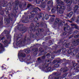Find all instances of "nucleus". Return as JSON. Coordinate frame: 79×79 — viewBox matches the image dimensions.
Instances as JSON below:
<instances>
[{
	"mask_svg": "<svg viewBox=\"0 0 79 79\" xmlns=\"http://www.w3.org/2000/svg\"><path fill=\"white\" fill-rule=\"evenodd\" d=\"M41 11V10L38 7H37L36 8H34L33 9V10L31 12V15H29L27 16V17H25V19H29L31 20L33 19L34 17V15H37L38 16V17L36 16L33 19V21H34V22L37 23L38 21V19H42V21L43 22H45L44 21V14L42 13H39L38 14V11Z\"/></svg>",
	"mask_w": 79,
	"mask_h": 79,
	"instance_id": "obj_1",
	"label": "nucleus"
},
{
	"mask_svg": "<svg viewBox=\"0 0 79 79\" xmlns=\"http://www.w3.org/2000/svg\"><path fill=\"white\" fill-rule=\"evenodd\" d=\"M40 27L39 23H36V26L35 27L33 23L31 24L30 27V29L29 31L31 33H33V32L36 31V34L34 35L33 34H31V37H32L33 39H36L37 38V36L39 35L40 32H43V30L42 29L38 28Z\"/></svg>",
	"mask_w": 79,
	"mask_h": 79,
	"instance_id": "obj_2",
	"label": "nucleus"
},
{
	"mask_svg": "<svg viewBox=\"0 0 79 79\" xmlns=\"http://www.w3.org/2000/svg\"><path fill=\"white\" fill-rule=\"evenodd\" d=\"M5 0H0V11L2 10V5L3 7H6V14L8 15L9 14V10H11V3H5Z\"/></svg>",
	"mask_w": 79,
	"mask_h": 79,
	"instance_id": "obj_3",
	"label": "nucleus"
},
{
	"mask_svg": "<svg viewBox=\"0 0 79 79\" xmlns=\"http://www.w3.org/2000/svg\"><path fill=\"white\" fill-rule=\"evenodd\" d=\"M23 36V35L21 34H19L18 35L17 37V38L16 40V45L17 46H18L19 44H22V43L25 44L26 43L27 37L25 36L23 39L22 38Z\"/></svg>",
	"mask_w": 79,
	"mask_h": 79,
	"instance_id": "obj_4",
	"label": "nucleus"
},
{
	"mask_svg": "<svg viewBox=\"0 0 79 79\" xmlns=\"http://www.w3.org/2000/svg\"><path fill=\"white\" fill-rule=\"evenodd\" d=\"M75 48V47L73 46L69 47V50L67 51V54H71L72 56H75L76 54H77V53L78 52V50L77 49H75L73 51V52H72V49H74Z\"/></svg>",
	"mask_w": 79,
	"mask_h": 79,
	"instance_id": "obj_5",
	"label": "nucleus"
},
{
	"mask_svg": "<svg viewBox=\"0 0 79 79\" xmlns=\"http://www.w3.org/2000/svg\"><path fill=\"white\" fill-rule=\"evenodd\" d=\"M65 8L64 6L57 5V13H59L60 14H63L64 13Z\"/></svg>",
	"mask_w": 79,
	"mask_h": 79,
	"instance_id": "obj_6",
	"label": "nucleus"
},
{
	"mask_svg": "<svg viewBox=\"0 0 79 79\" xmlns=\"http://www.w3.org/2000/svg\"><path fill=\"white\" fill-rule=\"evenodd\" d=\"M26 54L19 52L18 53V57L19 58L20 61L21 62H23L25 60V57H26Z\"/></svg>",
	"mask_w": 79,
	"mask_h": 79,
	"instance_id": "obj_7",
	"label": "nucleus"
},
{
	"mask_svg": "<svg viewBox=\"0 0 79 79\" xmlns=\"http://www.w3.org/2000/svg\"><path fill=\"white\" fill-rule=\"evenodd\" d=\"M50 64V61L49 60H48L47 61H46V64H45L44 68L46 69V70L45 71L46 73H48L49 72H51L53 71V69H52L51 67H48L47 68V67H48L49 64Z\"/></svg>",
	"mask_w": 79,
	"mask_h": 79,
	"instance_id": "obj_8",
	"label": "nucleus"
},
{
	"mask_svg": "<svg viewBox=\"0 0 79 79\" xmlns=\"http://www.w3.org/2000/svg\"><path fill=\"white\" fill-rule=\"evenodd\" d=\"M23 24H19L18 25L17 29L20 31H22V33H24L27 31V29L26 28H23Z\"/></svg>",
	"mask_w": 79,
	"mask_h": 79,
	"instance_id": "obj_9",
	"label": "nucleus"
},
{
	"mask_svg": "<svg viewBox=\"0 0 79 79\" xmlns=\"http://www.w3.org/2000/svg\"><path fill=\"white\" fill-rule=\"evenodd\" d=\"M38 51V48H33L30 50L29 49H25V52L27 54H29L31 52V53H35L37 52Z\"/></svg>",
	"mask_w": 79,
	"mask_h": 79,
	"instance_id": "obj_10",
	"label": "nucleus"
},
{
	"mask_svg": "<svg viewBox=\"0 0 79 79\" xmlns=\"http://www.w3.org/2000/svg\"><path fill=\"white\" fill-rule=\"evenodd\" d=\"M8 16L9 17L7 19H6V20L4 19V22L5 23H6V22L7 24H9L10 23V21H12L13 20V18L11 16V15L10 14H8Z\"/></svg>",
	"mask_w": 79,
	"mask_h": 79,
	"instance_id": "obj_11",
	"label": "nucleus"
},
{
	"mask_svg": "<svg viewBox=\"0 0 79 79\" xmlns=\"http://www.w3.org/2000/svg\"><path fill=\"white\" fill-rule=\"evenodd\" d=\"M61 3H64L65 2V3L67 4V6L70 7L71 5L73 2V0H61Z\"/></svg>",
	"mask_w": 79,
	"mask_h": 79,
	"instance_id": "obj_12",
	"label": "nucleus"
},
{
	"mask_svg": "<svg viewBox=\"0 0 79 79\" xmlns=\"http://www.w3.org/2000/svg\"><path fill=\"white\" fill-rule=\"evenodd\" d=\"M72 44L73 45L72 46H74L75 47V46L79 45V39H77L76 41L75 40H73L72 41Z\"/></svg>",
	"mask_w": 79,
	"mask_h": 79,
	"instance_id": "obj_13",
	"label": "nucleus"
},
{
	"mask_svg": "<svg viewBox=\"0 0 79 79\" xmlns=\"http://www.w3.org/2000/svg\"><path fill=\"white\" fill-rule=\"evenodd\" d=\"M72 32H73L72 31H65V32H63V35H67L66 36V37H67L69 36V35L71 34H72Z\"/></svg>",
	"mask_w": 79,
	"mask_h": 79,
	"instance_id": "obj_14",
	"label": "nucleus"
},
{
	"mask_svg": "<svg viewBox=\"0 0 79 79\" xmlns=\"http://www.w3.org/2000/svg\"><path fill=\"white\" fill-rule=\"evenodd\" d=\"M3 40H4V41ZM1 40H2V42L4 43V44L5 45H6L9 44L8 41L5 39V37H2V38H1Z\"/></svg>",
	"mask_w": 79,
	"mask_h": 79,
	"instance_id": "obj_15",
	"label": "nucleus"
},
{
	"mask_svg": "<svg viewBox=\"0 0 79 79\" xmlns=\"http://www.w3.org/2000/svg\"><path fill=\"white\" fill-rule=\"evenodd\" d=\"M78 2L79 3V0H78ZM78 8L79 9V3L78 4V6L76 5L75 6L74 9H73V13H74V14L76 13V11H77Z\"/></svg>",
	"mask_w": 79,
	"mask_h": 79,
	"instance_id": "obj_16",
	"label": "nucleus"
},
{
	"mask_svg": "<svg viewBox=\"0 0 79 79\" xmlns=\"http://www.w3.org/2000/svg\"><path fill=\"white\" fill-rule=\"evenodd\" d=\"M60 19L59 18H57L55 20L54 22V24L55 25H56L59 22Z\"/></svg>",
	"mask_w": 79,
	"mask_h": 79,
	"instance_id": "obj_17",
	"label": "nucleus"
},
{
	"mask_svg": "<svg viewBox=\"0 0 79 79\" xmlns=\"http://www.w3.org/2000/svg\"><path fill=\"white\" fill-rule=\"evenodd\" d=\"M28 33L29 34H30V37H27V42L28 41H30L31 40V38H33L32 37H31V34H32L33 33H31L30 32V31H28Z\"/></svg>",
	"mask_w": 79,
	"mask_h": 79,
	"instance_id": "obj_18",
	"label": "nucleus"
},
{
	"mask_svg": "<svg viewBox=\"0 0 79 79\" xmlns=\"http://www.w3.org/2000/svg\"><path fill=\"white\" fill-rule=\"evenodd\" d=\"M77 64L74 62L73 61H72V63H71V66L73 68H74L77 66Z\"/></svg>",
	"mask_w": 79,
	"mask_h": 79,
	"instance_id": "obj_19",
	"label": "nucleus"
},
{
	"mask_svg": "<svg viewBox=\"0 0 79 79\" xmlns=\"http://www.w3.org/2000/svg\"><path fill=\"white\" fill-rule=\"evenodd\" d=\"M73 13V12L71 11L70 13H69V14L67 15V17H68L69 18H70L72 16Z\"/></svg>",
	"mask_w": 79,
	"mask_h": 79,
	"instance_id": "obj_20",
	"label": "nucleus"
},
{
	"mask_svg": "<svg viewBox=\"0 0 79 79\" xmlns=\"http://www.w3.org/2000/svg\"><path fill=\"white\" fill-rule=\"evenodd\" d=\"M66 29L67 31H72V30H70V27L69 26H67V27H64V30L65 31H66Z\"/></svg>",
	"mask_w": 79,
	"mask_h": 79,
	"instance_id": "obj_21",
	"label": "nucleus"
},
{
	"mask_svg": "<svg viewBox=\"0 0 79 79\" xmlns=\"http://www.w3.org/2000/svg\"><path fill=\"white\" fill-rule=\"evenodd\" d=\"M22 22L23 23H28V22H29V20L27 19H26L25 20H22Z\"/></svg>",
	"mask_w": 79,
	"mask_h": 79,
	"instance_id": "obj_22",
	"label": "nucleus"
},
{
	"mask_svg": "<svg viewBox=\"0 0 79 79\" xmlns=\"http://www.w3.org/2000/svg\"><path fill=\"white\" fill-rule=\"evenodd\" d=\"M63 62V60L62 59H60V60H56V62H57V63H62Z\"/></svg>",
	"mask_w": 79,
	"mask_h": 79,
	"instance_id": "obj_23",
	"label": "nucleus"
},
{
	"mask_svg": "<svg viewBox=\"0 0 79 79\" xmlns=\"http://www.w3.org/2000/svg\"><path fill=\"white\" fill-rule=\"evenodd\" d=\"M57 10V7H54V8H52V10H51V12L52 13H54L55 12V11Z\"/></svg>",
	"mask_w": 79,
	"mask_h": 79,
	"instance_id": "obj_24",
	"label": "nucleus"
},
{
	"mask_svg": "<svg viewBox=\"0 0 79 79\" xmlns=\"http://www.w3.org/2000/svg\"><path fill=\"white\" fill-rule=\"evenodd\" d=\"M59 25H63L65 24V21H62L60 22L59 23Z\"/></svg>",
	"mask_w": 79,
	"mask_h": 79,
	"instance_id": "obj_25",
	"label": "nucleus"
},
{
	"mask_svg": "<svg viewBox=\"0 0 79 79\" xmlns=\"http://www.w3.org/2000/svg\"><path fill=\"white\" fill-rule=\"evenodd\" d=\"M27 60H30L31 59V56L30 55H27Z\"/></svg>",
	"mask_w": 79,
	"mask_h": 79,
	"instance_id": "obj_26",
	"label": "nucleus"
},
{
	"mask_svg": "<svg viewBox=\"0 0 79 79\" xmlns=\"http://www.w3.org/2000/svg\"><path fill=\"white\" fill-rule=\"evenodd\" d=\"M53 75L54 76H60L61 75V74L59 73H57L56 72H54L53 73Z\"/></svg>",
	"mask_w": 79,
	"mask_h": 79,
	"instance_id": "obj_27",
	"label": "nucleus"
},
{
	"mask_svg": "<svg viewBox=\"0 0 79 79\" xmlns=\"http://www.w3.org/2000/svg\"><path fill=\"white\" fill-rule=\"evenodd\" d=\"M49 18V16L48 14H46L44 16V19L46 20Z\"/></svg>",
	"mask_w": 79,
	"mask_h": 79,
	"instance_id": "obj_28",
	"label": "nucleus"
},
{
	"mask_svg": "<svg viewBox=\"0 0 79 79\" xmlns=\"http://www.w3.org/2000/svg\"><path fill=\"white\" fill-rule=\"evenodd\" d=\"M61 50H62V51L63 53H65L66 51V48H61Z\"/></svg>",
	"mask_w": 79,
	"mask_h": 79,
	"instance_id": "obj_29",
	"label": "nucleus"
},
{
	"mask_svg": "<svg viewBox=\"0 0 79 79\" xmlns=\"http://www.w3.org/2000/svg\"><path fill=\"white\" fill-rule=\"evenodd\" d=\"M53 44L52 41L51 40H49L48 41V46H50L51 45V44Z\"/></svg>",
	"mask_w": 79,
	"mask_h": 79,
	"instance_id": "obj_30",
	"label": "nucleus"
},
{
	"mask_svg": "<svg viewBox=\"0 0 79 79\" xmlns=\"http://www.w3.org/2000/svg\"><path fill=\"white\" fill-rule=\"evenodd\" d=\"M3 19L1 20L0 21V26H3Z\"/></svg>",
	"mask_w": 79,
	"mask_h": 79,
	"instance_id": "obj_31",
	"label": "nucleus"
},
{
	"mask_svg": "<svg viewBox=\"0 0 79 79\" xmlns=\"http://www.w3.org/2000/svg\"><path fill=\"white\" fill-rule=\"evenodd\" d=\"M60 65L58 64H54V67L55 68H58L59 67V66Z\"/></svg>",
	"mask_w": 79,
	"mask_h": 79,
	"instance_id": "obj_32",
	"label": "nucleus"
},
{
	"mask_svg": "<svg viewBox=\"0 0 79 79\" xmlns=\"http://www.w3.org/2000/svg\"><path fill=\"white\" fill-rule=\"evenodd\" d=\"M44 25H46L47 26V24L44 23L42 22L40 23V26L41 27H43Z\"/></svg>",
	"mask_w": 79,
	"mask_h": 79,
	"instance_id": "obj_33",
	"label": "nucleus"
},
{
	"mask_svg": "<svg viewBox=\"0 0 79 79\" xmlns=\"http://www.w3.org/2000/svg\"><path fill=\"white\" fill-rule=\"evenodd\" d=\"M42 0H36V3L37 4H39L41 2Z\"/></svg>",
	"mask_w": 79,
	"mask_h": 79,
	"instance_id": "obj_34",
	"label": "nucleus"
},
{
	"mask_svg": "<svg viewBox=\"0 0 79 79\" xmlns=\"http://www.w3.org/2000/svg\"><path fill=\"white\" fill-rule=\"evenodd\" d=\"M18 10V8H17V9H14L13 10V12L14 14H16L17 13V11Z\"/></svg>",
	"mask_w": 79,
	"mask_h": 79,
	"instance_id": "obj_35",
	"label": "nucleus"
},
{
	"mask_svg": "<svg viewBox=\"0 0 79 79\" xmlns=\"http://www.w3.org/2000/svg\"><path fill=\"white\" fill-rule=\"evenodd\" d=\"M78 31L77 30L75 31H73V35H75L77 34L78 33Z\"/></svg>",
	"mask_w": 79,
	"mask_h": 79,
	"instance_id": "obj_36",
	"label": "nucleus"
},
{
	"mask_svg": "<svg viewBox=\"0 0 79 79\" xmlns=\"http://www.w3.org/2000/svg\"><path fill=\"white\" fill-rule=\"evenodd\" d=\"M37 60H38V61L39 63H41L42 62V60L40 59V57H39L38 58Z\"/></svg>",
	"mask_w": 79,
	"mask_h": 79,
	"instance_id": "obj_37",
	"label": "nucleus"
},
{
	"mask_svg": "<svg viewBox=\"0 0 79 79\" xmlns=\"http://www.w3.org/2000/svg\"><path fill=\"white\" fill-rule=\"evenodd\" d=\"M40 51L41 53H42L45 52V50L42 48H41V49L40 50Z\"/></svg>",
	"mask_w": 79,
	"mask_h": 79,
	"instance_id": "obj_38",
	"label": "nucleus"
},
{
	"mask_svg": "<svg viewBox=\"0 0 79 79\" xmlns=\"http://www.w3.org/2000/svg\"><path fill=\"white\" fill-rule=\"evenodd\" d=\"M42 4H44L45 3V2H47V0H41Z\"/></svg>",
	"mask_w": 79,
	"mask_h": 79,
	"instance_id": "obj_39",
	"label": "nucleus"
},
{
	"mask_svg": "<svg viewBox=\"0 0 79 79\" xmlns=\"http://www.w3.org/2000/svg\"><path fill=\"white\" fill-rule=\"evenodd\" d=\"M31 6V5L30 4H28L27 6V8H26L25 10H27V9L29 8Z\"/></svg>",
	"mask_w": 79,
	"mask_h": 79,
	"instance_id": "obj_40",
	"label": "nucleus"
},
{
	"mask_svg": "<svg viewBox=\"0 0 79 79\" xmlns=\"http://www.w3.org/2000/svg\"><path fill=\"white\" fill-rule=\"evenodd\" d=\"M46 57L47 58H48L50 57V54L49 53H48L46 55Z\"/></svg>",
	"mask_w": 79,
	"mask_h": 79,
	"instance_id": "obj_41",
	"label": "nucleus"
},
{
	"mask_svg": "<svg viewBox=\"0 0 79 79\" xmlns=\"http://www.w3.org/2000/svg\"><path fill=\"white\" fill-rule=\"evenodd\" d=\"M4 10H2L0 13V15H3L4 14Z\"/></svg>",
	"mask_w": 79,
	"mask_h": 79,
	"instance_id": "obj_42",
	"label": "nucleus"
},
{
	"mask_svg": "<svg viewBox=\"0 0 79 79\" xmlns=\"http://www.w3.org/2000/svg\"><path fill=\"white\" fill-rule=\"evenodd\" d=\"M76 72H79V67H76Z\"/></svg>",
	"mask_w": 79,
	"mask_h": 79,
	"instance_id": "obj_43",
	"label": "nucleus"
},
{
	"mask_svg": "<svg viewBox=\"0 0 79 79\" xmlns=\"http://www.w3.org/2000/svg\"><path fill=\"white\" fill-rule=\"evenodd\" d=\"M69 45L70 44L69 43H66V44H65V46L66 48H68Z\"/></svg>",
	"mask_w": 79,
	"mask_h": 79,
	"instance_id": "obj_44",
	"label": "nucleus"
},
{
	"mask_svg": "<svg viewBox=\"0 0 79 79\" xmlns=\"http://www.w3.org/2000/svg\"><path fill=\"white\" fill-rule=\"evenodd\" d=\"M72 10V8L70 7L68 8V10L69 11H70Z\"/></svg>",
	"mask_w": 79,
	"mask_h": 79,
	"instance_id": "obj_45",
	"label": "nucleus"
},
{
	"mask_svg": "<svg viewBox=\"0 0 79 79\" xmlns=\"http://www.w3.org/2000/svg\"><path fill=\"white\" fill-rule=\"evenodd\" d=\"M61 77V78H60V79H66V77H61V76H59V77H58V78H59V77Z\"/></svg>",
	"mask_w": 79,
	"mask_h": 79,
	"instance_id": "obj_46",
	"label": "nucleus"
},
{
	"mask_svg": "<svg viewBox=\"0 0 79 79\" xmlns=\"http://www.w3.org/2000/svg\"><path fill=\"white\" fill-rule=\"evenodd\" d=\"M0 48H2L4 50H5V48H4L3 47V45H2V44H1V43H0Z\"/></svg>",
	"mask_w": 79,
	"mask_h": 79,
	"instance_id": "obj_47",
	"label": "nucleus"
},
{
	"mask_svg": "<svg viewBox=\"0 0 79 79\" xmlns=\"http://www.w3.org/2000/svg\"><path fill=\"white\" fill-rule=\"evenodd\" d=\"M44 4L45 3L43 4H42V5H41V8H45V5H44Z\"/></svg>",
	"mask_w": 79,
	"mask_h": 79,
	"instance_id": "obj_48",
	"label": "nucleus"
},
{
	"mask_svg": "<svg viewBox=\"0 0 79 79\" xmlns=\"http://www.w3.org/2000/svg\"><path fill=\"white\" fill-rule=\"evenodd\" d=\"M50 79H57V78L55 77L54 76L53 77H50Z\"/></svg>",
	"mask_w": 79,
	"mask_h": 79,
	"instance_id": "obj_49",
	"label": "nucleus"
},
{
	"mask_svg": "<svg viewBox=\"0 0 79 79\" xmlns=\"http://www.w3.org/2000/svg\"><path fill=\"white\" fill-rule=\"evenodd\" d=\"M76 58L77 59H79V53L76 55Z\"/></svg>",
	"mask_w": 79,
	"mask_h": 79,
	"instance_id": "obj_50",
	"label": "nucleus"
},
{
	"mask_svg": "<svg viewBox=\"0 0 79 79\" xmlns=\"http://www.w3.org/2000/svg\"><path fill=\"white\" fill-rule=\"evenodd\" d=\"M49 37H46V38H45V41H48V40H49L50 38H49Z\"/></svg>",
	"mask_w": 79,
	"mask_h": 79,
	"instance_id": "obj_51",
	"label": "nucleus"
},
{
	"mask_svg": "<svg viewBox=\"0 0 79 79\" xmlns=\"http://www.w3.org/2000/svg\"><path fill=\"white\" fill-rule=\"evenodd\" d=\"M58 48V46H53V48L54 50H56L57 48Z\"/></svg>",
	"mask_w": 79,
	"mask_h": 79,
	"instance_id": "obj_52",
	"label": "nucleus"
},
{
	"mask_svg": "<svg viewBox=\"0 0 79 79\" xmlns=\"http://www.w3.org/2000/svg\"><path fill=\"white\" fill-rule=\"evenodd\" d=\"M75 38H79V35H75L74 36Z\"/></svg>",
	"mask_w": 79,
	"mask_h": 79,
	"instance_id": "obj_53",
	"label": "nucleus"
},
{
	"mask_svg": "<svg viewBox=\"0 0 79 79\" xmlns=\"http://www.w3.org/2000/svg\"><path fill=\"white\" fill-rule=\"evenodd\" d=\"M75 20V18L74 17H72V18L71 19V21H74Z\"/></svg>",
	"mask_w": 79,
	"mask_h": 79,
	"instance_id": "obj_54",
	"label": "nucleus"
},
{
	"mask_svg": "<svg viewBox=\"0 0 79 79\" xmlns=\"http://www.w3.org/2000/svg\"><path fill=\"white\" fill-rule=\"evenodd\" d=\"M74 27L75 28H76L78 30L79 27L78 26L76 25V26H75Z\"/></svg>",
	"mask_w": 79,
	"mask_h": 79,
	"instance_id": "obj_55",
	"label": "nucleus"
},
{
	"mask_svg": "<svg viewBox=\"0 0 79 79\" xmlns=\"http://www.w3.org/2000/svg\"><path fill=\"white\" fill-rule=\"evenodd\" d=\"M76 22L77 23H79V17L78 18V19H77Z\"/></svg>",
	"mask_w": 79,
	"mask_h": 79,
	"instance_id": "obj_56",
	"label": "nucleus"
},
{
	"mask_svg": "<svg viewBox=\"0 0 79 79\" xmlns=\"http://www.w3.org/2000/svg\"><path fill=\"white\" fill-rule=\"evenodd\" d=\"M46 58V56L45 55H44L43 56H42V59H45Z\"/></svg>",
	"mask_w": 79,
	"mask_h": 79,
	"instance_id": "obj_57",
	"label": "nucleus"
},
{
	"mask_svg": "<svg viewBox=\"0 0 79 79\" xmlns=\"http://www.w3.org/2000/svg\"><path fill=\"white\" fill-rule=\"evenodd\" d=\"M57 2L59 3H60L61 4H62L63 3H62V2H61V0H60V2H59V0H57Z\"/></svg>",
	"mask_w": 79,
	"mask_h": 79,
	"instance_id": "obj_58",
	"label": "nucleus"
},
{
	"mask_svg": "<svg viewBox=\"0 0 79 79\" xmlns=\"http://www.w3.org/2000/svg\"><path fill=\"white\" fill-rule=\"evenodd\" d=\"M73 37V36L72 35H71L70 36H69V39H70Z\"/></svg>",
	"mask_w": 79,
	"mask_h": 79,
	"instance_id": "obj_59",
	"label": "nucleus"
},
{
	"mask_svg": "<svg viewBox=\"0 0 79 79\" xmlns=\"http://www.w3.org/2000/svg\"><path fill=\"white\" fill-rule=\"evenodd\" d=\"M19 4V2H17V3H15V5H16V6H18Z\"/></svg>",
	"mask_w": 79,
	"mask_h": 79,
	"instance_id": "obj_60",
	"label": "nucleus"
},
{
	"mask_svg": "<svg viewBox=\"0 0 79 79\" xmlns=\"http://www.w3.org/2000/svg\"><path fill=\"white\" fill-rule=\"evenodd\" d=\"M64 70V68H61L60 69V71H63Z\"/></svg>",
	"mask_w": 79,
	"mask_h": 79,
	"instance_id": "obj_61",
	"label": "nucleus"
},
{
	"mask_svg": "<svg viewBox=\"0 0 79 79\" xmlns=\"http://www.w3.org/2000/svg\"><path fill=\"white\" fill-rule=\"evenodd\" d=\"M51 3V1H48V2H47V3L48 4H50Z\"/></svg>",
	"mask_w": 79,
	"mask_h": 79,
	"instance_id": "obj_62",
	"label": "nucleus"
},
{
	"mask_svg": "<svg viewBox=\"0 0 79 79\" xmlns=\"http://www.w3.org/2000/svg\"><path fill=\"white\" fill-rule=\"evenodd\" d=\"M71 26H72L73 27L75 26H76V25H75V24H71Z\"/></svg>",
	"mask_w": 79,
	"mask_h": 79,
	"instance_id": "obj_63",
	"label": "nucleus"
},
{
	"mask_svg": "<svg viewBox=\"0 0 79 79\" xmlns=\"http://www.w3.org/2000/svg\"><path fill=\"white\" fill-rule=\"evenodd\" d=\"M61 51H62V49H61L58 50V52H60Z\"/></svg>",
	"mask_w": 79,
	"mask_h": 79,
	"instance_id": "obj_64",
	"label": "nucleus"
}]
</instances>
